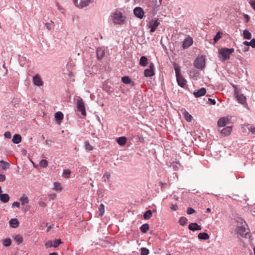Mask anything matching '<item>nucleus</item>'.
<instances>
[{
    "mask_svg": "<svg viewBox=\"0 0 255 255\" xmlns=\"http://www.w3.org/2000/svg\"><path fill=\"white\" fill-rule=\"evenodd\" d=\"M193 43V39L191 37H189L188 38H186L184 40L182 47L183 48H187L189 46H190Z\"/></svg>",
    "mask_w": 255,
    "mask_h": 255,
    "instance_id": "15",
    "label": "nucleus"
},
{
    "mask_svg": "<svg viewBox=\"0 0 255 255\" xmlns=\"http://www.w3.org/2000/svg\"><path fill=\"white\" fill-rule=\"evenodd\" d=\"M180 166V163L179 162V161H176L173 162L170 167L172 168L174 170H177L179 169V166Z\"/></svg>",
    "mask_w": 255,
    "mask_h": 255,
    "instance_id": "29",
    "label": "nucleus"
},
{
    "mask_svg": "<svg viewBox=\"0 0 255 255\" xmlns=\"http://www.w3.org/2000/svg\"><path fill=\"white\" fill-rule=\"evenodd\" d=\"M9 226L13 228H16L19 226V222L16 218L11 219L9 222Z\"/></svg>",
    "mask_w": 255,
    "mask_h": 255,
    "instance_id": "19",
    "label": "nucleus"
},
{
    "mask_svg": "<svg viewBox=\"0 0 255 255\" xmlns=\"http://www.w3.org/2000/svg\"><path fill=\"white\" fill-rule=\"evenodd\" d=\"M159 25V22L158 21V19H152L148 23V26L150 28V32H154L157 27Z\"/></svg>",
    "mask_w": 255,
    "mask_h": 255,
    "instance_id": "10",
    "label": "nucleus"
},
{
    "mask_svg": "<svg viewBox=\"0 0 255 255\" xmlns=\"http://www.w3.org/2000/svg\"><path fill=\"white\" fill-rule=\"evenodd\" d=\"M71 174V171L69 169H64L63 172V176L65 178H68Z\"/></svg>",
    "mask_w": 255,
    "mask_h": 255,
    "instance_id": "43",
    "label": "nucleus"
},
{
    "mask_svg": "<svg viewBox=\"0 0 255 255\" xmlns=\"http://www.w3.org/2000/svg\"><path fill=\"white\" fill-rule=\"evenodd\" d=\"M52 22H53L52 21H51V23L47 22L45 23V26L48 30H51V23Z\"/></svg>",
    "mask_w": 255,
    "mask_h": 255,
    "instance_id": "56",
    "label": "nucleus"
},
{
    "mask_svg": "<svg viewBox=\"0 0 255 255\" xmlns=\"http://www.w3.org/2000/svg\"><path fill=\"white\" fill-rule=\"evenodd\" d=\"M179 223L181 226H185L187 223V219L184 217H182L179 220Z\"/></svg>",
    "mask_w": 255,
    "mask_h": 255,
    "instance_id": "38",
    "label": "nucleus"
},
{
    "mask_svg": "<svg viewBox=\"0 0 255 255\" xmlns=\"http://www.w3.org/2000/svg\"><path fill=\"white\" fill-rule=\"evenodd\" d=\"M243 44L247 46H251L253 48H255V38L252 39L250 41H245Z\"/></svg>",
    "mask_w": 255,
    "mask_h": 255,
    "instance_id": "24",
    "label": "nucleus"
},
{
    "mask_svg": "<svg viewBox=\"0 0 255 255\" xmlns=\"http://www.w3.org/2000/svg\"><path fill=\"white\" fill-rule=\"evenodd\" d=\"M198 238L200 240H206L209 239L210 236L207 233L204 232L199 233Z\"/></svg>",
    "mask_w": 255,
    "mask_h": 255,
    "instance_id": "25",
    "label": "nucleus"
},
{
    "mask_svg": "<svg viewBox=\"0 0 255 255\" xmlns=\"http://www.w3.org/2000/svg\"><path fill=\"white\" fill-rule=\"evenodd\" d=\"M14 240L17 243L18 245H19L23 242V238L20 235H17L14 238Z\"/></svg>",
    "mask_w": 255,
    "mask_h": 255,
    "instance_id": "33",
    "label": "nucleus"
},
{
    "mask_svg": "<svg viewBox=\"0 0 255 255\" xmlns=\"http://www.w3.org/2000/svg\"><path fill=\"white\" fill-rule=\"evenodd\" d=\"M244 17L246 19V21L247 22H248L250 20V16L247 14H244Z\"/></svg>",
    "mask_w": 255,
    "mask_h": 255,
    "instance_id": "58",
    "label": "nucleus"
},
{
    "mask_svg": "<svg viewBox=\"0 0 255 255\" xmlns=\"http://www.w3.org/2000/svg\"><path fill=\"white\" fill-rule=\"evenodd\" d=\"M232 129V127H227L221 130V133L225 136L228 135L231 133Z\"/></svg>",
    "mask_w": 255,
    "mask_h": 255,
    "instance_id": "18",
    "label": "nucleus"
},
{
    "mask_svg": "<svg viewBox=\"0 0 255 255\" xmlns=\"http://www.w3.org/2000/svg\"><path fill=\"white\" fill-rule=\"evenodd\" d=\"M139 64L142 66H146L148 64V59L145 56H142L140 58Z\"/></svg>",
    "mask_w": 255,
    "mask_h": 255,
    "instance_id": "23",
    "label": "nucleus"
},
{
    "mask_svg": "<svg viewBox=\"0 0 255 255\" xmlns=\"http://www.w3.org/2000/svg\"><path fill=\"white\" fill-rule=\"evenodd\" d=\"M243 36L245 39H251L252 33L248 29H245L243 31Z\"/></svg>",
    "mask_w": 255,
    "mask_h": 255,
    "instance_id": "30",
    "label": "nucleus"
},
{
    "mask_svg": "<svg viewBox=\"0 0 255 255\" xmlns=\"http://www.w3.org/2000/svg\"><path fill=\"white\" fill-rule=\"evenodd\" d=\"M50 197L51 200H53L55 197V195H54V194L50 195Z\"/></svg>",
    "mask_w": 255,
    "mask_h": 255,
    "instance_id": "62",
    "label": "nucleus"
},
{
    "mask_svg": "<svg viewBox=\"0 0 255 255\" xmlns=\"http://www.w3.org/2000/svg\"><path fill=\"white\" fill-rule=\"evenodd\" d=\"M49 255H58V254L56 253H51L49 254Z\"/></svg>",
    "mask_w": 255,
    "mask_h": 255,
    "instance_id": "64",
    "label": "nucleus"
},
{
    "mask_svg": "<svg viewBox=\"0 0 255 255\" xmlns=\"http://www.w3.org/2000/svg\"><path fill=\"white\" fill-rule=\"evenodd\" d=\"M188 229L190 231H192L193 232H195L196 231L201 230L202 227H201V226L199 225L196 223H190L189 225Z\"/></svg>",
    "mask_w": 255,
    "mask_h": 255,
    "instance_id": "13",
    "label": "nucleus"
},
{
    "mask_svg": "<svg viewBox=\"0 0 255 255\" xmlns=\"http://www.w3.org/2000/svg\"><path fill=\"white\" fill-rule=\"evenodd\" d=\"M144 76L146 77H150L155 74L154 73V65L152 63H150L149 68L146 69L144 71Z\"/></svg>",
    "mask_w": 255,
    "mask_h": 255,
    "instance_id": "8",
    "label": "nucleus"
},
{
    "mask_svg": "<svg viewBox=\"0 0 255 255\" xmlns=\"http://www.w3.org/2000/svg\"><path fill=\"white\" fill-rule=\"evenodd\" d=\"M97 58L99 60L103 59L105 55V50L101 47H98L96 50Z\"/></svg>",
    "mask_w": 255,
    "mask_h": 255,
    "instance_id": "16",
    "label": "nucleus"
},
{
    "mask_svg": "<svg viewBox=\"0 0 255 255\" xmlns=\"http://www.w3.org/2000/svg\"><path fill=\"white\" fill-rule=\"evenodd\" d=\"M194 66L197 69L202 70L205 67V63L204 57H198L196 58L194 63Z\"/></svg>",
    "mask_w": 255,
    "mask_h": 255,
    "instance_id": "6",
    "label": "nucleus"
},
{
    "mask_svg": "<svg viewBox=\"0 0 255 255\" xmlns=\"http://www.w3.org/2000/svg\"><path fill=\"white\" fill-rule=\"evenodd\" d=\"M76 107L77 111L80 112L82 115L86 116V112L85 107L83 99L81 98H79L76 102Z\"/></svg>",
    "mask_w": 255,
    "mask_h": 255,
    "instance_id": "5",
    "label": "nucleus"
},
{
    "mask_svg": "<svg viewBox=\"0 0 255 255\" xmlns=\"http://www.w3.org/2000/svg\"><path fill=\"white\" fill-rule=\"evenodd\" d=\"M12 141L15 144H18L21 141V136L18 134L13 135Z\"/></svg>",
    "mask_w": 255,
    "mask_h": 255,
    "instance_id": "22",
    "label": "nucleus"
},
{
    "mask_svg": "<svg viewBox=\"0 0 255 255\" xmlns=\"http://www.w3.org/2000/svg\"><path fill=\"white\" fill-rule=\"evenodd\" d=\"M211 211V209L209 208L206 209V213H209Z\"/></svg>",
    "mask_w": 255,
    "mask_h": 255,
    "instance_id": "63",
    "label": "nucleus"
},
{
    "mask_svg": "<svg viewBox=\"0 0 255 255\" xmlns=\"http://www.w3.org/2000/svg\"><path fill=\"white\" fill-rule=\"evenodd\" d=\"M64 116L61 112H57L55 114V119L56 123L60 124L61 121L63 119Z\"/></svg>",
    "mask_w": 255,
    "mask_h": 255,
    "instance_id": "17",
    "label": "nucleus"
},
{
    "mask_svg": "<svg viewBox=\"0 0 255 255\" xmlns=\"http://www.w3.org/2000/svg\"><path fill=\"white\" fill-rule=\"evenodd\" d=\"M206 93V89L205 88H201L197 91H194L193 95L196 98H199L205 95Z\"/></svg>",
    "mask_w": 255,
    "mask_h": 255,
    "instance_id": "14",
    "label": "nucleus"
},
{
    "mask_svg": "<svg viewBox=\"0 0 255 255\" xmlns=\"http://www.w3.org/2000/svg\"><path fill=\"white\" fill-rule=\"evenodd\" d=\"M33 83L37 86H41L43 85V82L39 74H36L33 77Z\"/></svg>",
    "mask_w": 255,
    "mask_h": 255,
    "instance_id": "12",
    "label": "nucleus"
},
{
    "mask_svg": "<svg viewBox=\"0 0 255 255\" xmlns=\"http://www.w3.org/2000/svg\"><path fill=\"white\" fill-rule=\"evenodd\" d=\"M0 166L3 170H6L9 168L10 164L8 162L4 161L3 160H1L0 161Z\"/></svg>",
    "mask_w": 255,
    "mask_h": 255,
    "instance_id": "26",
    "label": "nucleus"
},
{
    "mask_svg": "<svg viewBox=\"0 0 255 255\" xmlns=\"http://www.w3.org/2000/svg\"><path fill=\"white\" fill-rule=\"evenodd\" d=\"M39 165L43 168H45L48 165V162L45 159H42L39 162Z\"/></svg>",
    "mask_w": 255,
    "mask_h": 255,
    "instance_id": "41",
    "label": "nucleus"
},
{
    "mask_svg": "<svg viewBox=\"0 0 255 255\" xmlns=\"http://www.w3.org/2000/svg\"><path fill=\"white\" fill-rule=\"evenodd\" d=\"M232 119L231 117H224L221 118L218 121V126L220 127H225L227 124L230 123Z\"/></svg>",
    "mask_w": 255,
    "mask_h": 255,
    "instance_id": "9",
    "label": "nucleus"
},
{
    "mask_svg": "<svg viewBox=\"0 0 255 255\" xmlns=\"http://www.w3.org/2000/svg\"><path fill=\"white\" fill-rule=\"evenodd\" d=\"M249 50V47H245L243 49V51L244 52H247Z\"/></svg>",
    "mask_w": 255,
    "mask_h": 255,
    "instance_id": "60",
    "label": "nucleus"
},
{
    "mask_svg": "<svg viewBox=\"0 0 255 255\" xmlns=\"http://www.w3.org/2000/svg\"><path fill=\"white\" fill-rule=\"evenodd\" d=\"M20 206V203L18 202H14L12 204L11 207H17L19 208Z\"/></svg>",
    "mask_w": 255,
    "mask_h": 255,
    "instance_id": "53",
    "label": "nucleus"
},
{
    "mask_svg": "<svg viewBox=\"0 0 255 255\" xmlns=\"http://www.w3.org/2000/svg\"><path fill=\"white\" fill-rule=\"evenodd\" d=\"M170 209L172 211H176L178 209V206L175 204H172L170 206Z\"/></svg>",
    "mask_w": 255,
    "mask_h": 255,
    "instance_id": "51",
    "label": "nucleus"
},
{
    "mask_svg": "<svg viewBox=\"0 0 255 255\" xmlns=\"http://www.w3.org/2000/svg\"><path fill=\"white\" fill-rule=\"evenodd\" d=\"M186 212L188 215H191L195 213L196 211L193 208L189 207L187 208Z\"/></svg>",
    "mask_w": 255,
    "mask_h": 255,
    "instance_id": "47",
    "label": "nucleus"
},
{
    "mask_svg": "<svg viewBox=\"0 0 255 255\" xmlns=\"http://www.w3.org/2000/svg\"><path fill=\"white\" fill-rule=\"evenodd\" d=\"M111 176V174L110 172H107L105 173L103 175V178L106 177L108 180H109Z\"/></svg>",
    "mask_w": 255,
    "mask_h": 255,
    "instance_id": "52",
    "label": "nucleus"
},
{
    "mask_svg": "<svg viewBox=\"0 0 255 255\" xmlns=\"http://www.w3.org/2000/svg\"><path fill=\"white\" fill-rule=\"evenodd\" d=\"M99 215L103 216L105 213V206L103 204H101L99 207Z\"/></svg>",
    "mask_w": 255,
    "mask_h": 255,
    "instance_id": "36",
    "label": "nucleus"
},
{
    "mask_svg": "<svg viewBox=\"0 0 255 255\" xmlns=\"http://www.w3.org/2000/svg\"><path fill=\"white\" fill-rule=\"evenodd\" d=\"M45 246L46 248H51V247H53L52 242L48 241V242H46L45 244Z\"/></svg>",
    "mask_w": 255,
    "mask_h": 255,
    "instance_id": "49",
    "label": "nucleus"
},
{
    "mask_svg": "<svg viewBox=\"0 0 255 255\" xmlns=\"http://www.w3.org/2000/svg\"><path fill=\"white\" fill-rule=\"evenodd\" d=\"M39 205L41 207H45L46 206V204L45 202H42V201L39 202Z\"/></svg>",
    "mask_w": 255,
    "mask_h": 255,
    "instance_id": "57",
    "label": "nucleus"
},
{
    "mask_svg": "<svg viewBox=\"0 0 255 255\" xmlns=\"http://www.w3.org/2000/svg\"><path fill=\"white\" fill-rule=\"evenodd\" d=\"M141 255H148L149 254V250L145 248H141L140 249Z\"/></svg>",
    "mask_w": 255,
    "mask_h": 255,
    "instance_id": "42",
    "label": "nucleus"
},
{
    "mask_svg": "<svg viewBox=\"0 0 255 255\" xmlns=\"http://www.w3.org/2000/svg\"><path fill=\"white\" fill-rule=\"evenodd\" d=\"M250 232L248 225L244 221V224L238 228V233L243 237H247Z\"/></svg>",
    "mask_w": 255,
    "mask_h": 255,
    "instance_id": "4",
    "label": "nucleus"
},
{
    "mask_svg": "<svg viewBox=\"0 0 255 255\" xmlns=\"http://www.w3.org/2000/svg\"><path fill=\"white\" fill-rule=\"evenodd\" d=\"M19 201H20L22 205H25L27 204L29 202L28 198L25 194H23L20 198Z\"/></svg>",
    "mask_w": 255,
    "mask_h": 255,
    "instance_id": "28",
    "label": "nucleus"
},
{
    "mask_svg": "<svg viewBox=\"0 0 255 255\" xmlns=\"http://www.w3.org/2000/svg\"><path fill=\"white\" fill-rule=\"evenodd\" d=\"M250 3L252 7L255 10V0H251L250 2Z\"/></svg>",
    "mask_w": 255,
    "mask_h": 255,
    "instance_id": "54",
    "label": "nucleus"
},
{
    "mask_svg": "<svg viewBox=\"0 0 255 255\" xmlns=\"http://www.w3.org/2000/svg\"><path fill=\"white\" fill-rule=\"evenodd\" d=\"M234 52V49L233 48H222L220 49L218 51V57L221 61L224 62L230 58L231 54Z\"/></svg>",
    "mask_w": 255,
    "mask_h": 255,
    "instance_id": "2",
    "label": "nucleus"
},
{
    "mask_svg": "<svg viewBox=\"0 0 255 255\" xmlns=\"http://www.w3.org/2000/svg\"><path fill=\"white\" fill-rule=\"evenodd\" d=\"M2 245L5 247H9L11 244V240L10 238H6L2 241Z\"/></svg>",
    "mask_w": 255,
    "mask_h": 255,
    "instance_id": "31",
    "label": "nucleus"
},
{
    "mask_svg": "<svg viewBox=\"0 0 255 255\" xmlns=\"http://www.w3.org/2000/svg\"><path fill=\"white\" fill-rule=\"evenodd\" d=\"M152 212L150 210H148L144 214V218L145 220H148L152 217Z\"/></svg>",
    "mask_w": 255,
    "mask_h": 255,
    "instance_id": "35",
    "label": "nucleus"
},
{
    "mask_svg": "<svg viewBox=\"0 0 255 255\" xmlns=\"http://www.w3.org/2000/svg\"><path fill=\"white\" fill-rule=\"evenodd\" d=\"M5 176L4 174H0V182H3L5 180Z\"/></svg>",
    "mask_w": 255,
    "mask_h": 255,
    "instance_id": "55",
    "label": "nucleus"
},
{
    "mask_svg": "<svg viewBox=\"0 0 255 255\" xmlns=\"http://www.w3.org/2000/svg\"><path fill=\"white\" fill-rule=\"evenodd\" d=\"M183 115L187 122H190L192 120V116L187 111H185L183 112Z\"/></svg>",
    "mask_w": 255,
    "mask_h": 255,
    "instance_id": "27",
    "label": "nucleus"
},
{
    "mask_svg": "<svg viewBox=\"0 0 255 255\" xmlns=\"http://www.w3.org/2000/svg\"><path fill=\"white\" fill-rule=\"evenodd\" d=\"M140 231L143 233H146L149 230V225L148 224H143L140 228Z\"/></svg>",
    "mask_w": 255,
    "mask_h": 255,
    "instance_id": "34",
    "label": "nucleus"
},
{
    "mask_svg": "<svg viewBox=\"0 0 255 255\" xmlns=\"http://www.w3.org/2000/svg\"><path fill=\"white\" fill-rule=\"evenodd\" d=\"M222 33L221 31H218L216 35L214 37V41L215 43L218 42V41L221 38Z\"/></svg>",
    "mask_w": 255,
    "mask_h": 255,
    "instance_id": "39",
    "label": "nucleus"
},
{
    "mask_svg": "<svg viewBox=\"0 0 255 255\" xmlns=\"http://www.w3.org/2000/svg\"><path fill=\"white\" fill-rule=\"evenodd\" d=\"M248 130L251 131L253 134H255V127L252 125H249L248 127Z\"/></svg>",
    "mask_w": 255,
    "mask_h": 255,
    "instance_id": "45",
    "label": "nucleus"
},
{
    "mask_svg": "<svg viewBox=\"0 0 255 255\" xmlns=\"http://www.w3.org/2000/svg\"><path fill=\"white\" fill-rule=\"evenodd\" d=\"M208 101L209 102V104L210 105H215L216 104V100L215 99H212L211 98H208Z\"/></svg>",
    "mask_w": 255,
    "mask_h": 255,
    "instance_id": "50",
    "label": "nucleus"
},
{
    "mask_svg": "<svg viewBox=\"0 0 255 255\" xmlns=\"http://www.w3.org/2000/svg\"><path fill=\"white\" fill-rule=\"evenodd\" d=\"M122 81L124 83L126 84H130L131 82H132L131 79L128 76L123 77L122 78Z\"/></svg>",
    "mask_w": 255,
    "mask_h": 255,
    "instance_id": "37",
    "label": "nucleus"
},
{
    "mask_svg": "<svg viewBox=\"0 0 255 255\" xmlns=\"http://www.w3.org/2000/svg\"><path fill=\"white\" fill-rule=\"evenodd\" d=\"M93 0H81L80 6L83 7L87 6L90 3L92 2Z\"/></svg>",
    "mask_w": 255,
    "mask_h": 255,
    "instance_id": "32",
    "label": "nucleus"
},
{
    "mask_svg": "<svg viewBox=\"0 0 255 255\" xmlns=\"http://www.w3.org/2000/svg\"><path fill=\"white\" fill-rule=\"evenodd\" d=\"M234 96L238 103L242 105L246 104V97L236 89H235Z\"/></svg>",
    "mask_w": 255,
    "mask_h": 255,
    "instance_id": "7",
    "label": "nucleus"
},
{
    "mask_svg": "<svg viewBox=\"0 0 255 255\" xmlns=\"http://www.w3.org/2000/svg\"><path fill=\"white\" fill-rule=\"evenodd\" d=\"M174 66L178 85L182 88H184L186 85L187 81L181 74L180 67L176 63L174 64Z\"/></svg>",
    "mask_w": 255,
    "mask_h": 255,
    "instance_id": "1",
    "label": "nucleus"
},
{
    "mask_svg": "<svg viewBox=\"0 0 255 255\" xmlns=\"http://www.w3.org/2000/svg\"><path fill=\"white\" fill-rule=\"evenodd\" d=\"M4 137L6 138L10 139L11 137V133L9 131H6L4 134Z\"/></svg>",
    "mask_w": 255,
    "mask_h": 255,
    "instance_id": "48",
    "label": "nucleus"
},
{
    "mask_svg": "<svg viewBox=\"0 0 255 255\" xmlns=\"http://www.w3.org/2000/svg\"><path fill=\"white\" fill-rule=\"evenodd\" d=\"M113 22L117 24H123L125 21V17L120 11H116L113 14Z\"/></svg>",
    "mask_w": 255,
    "mask_h": 255,
    "instance_id": "3",
    "label": "nucleus"
},
{
    "mask_svg": "<svg viewBox=\"0 0 255 255\" xmlns=\"http://www.w3.org/2000/svg\"><path fill=\"white\" fill-rule=\"evenodd\" d=\"M54 189L56 190H61L62 187L60 183L55 182L54 184Z\"/></svg>",
    "mask_w": 255,
    "mask_h": 255,
    "instance_id": "44",
    "label": "nucleus"
},
{
    "mask_svg": "<svg viewBox=\"0 0 255 255\" xmlns=\"http://www.w3.org/2000/svg\"><path fill=\"white\" fill-rule=\"evenodd\" d=\"M25 59V58L24 57H23V56H19V60L20 63H21L22 62L24 61Z\"/></svg>",
    "mask_w": 255,
    "mask_h": 255,
    "instance_id": "59",
    "label": "nucleus"
},
{
    "mask_svg": "<svg viewBox=\"0 0 255 255\" xmlns=\"http://www.w3.org/2000/svg\"><path fill=\"white\" fill-rule=\"evenodd\" d=\"M85 147L87 150H92L93 149V146L90 144L89 142H85Z\"/></svg>",
    "mask_w": 255,
    "mask_h": 255,
    "instance_id": "46",
    "label": "nucleus"
},
{
    "mask_svg": "<svg viewBox=\"0 0 255 255\" xmlns=\"http://www.w3.org/2000/svg\"><path fill=\"white\" fill-rule=\"evenodd\" d=\"M61 241L60 239H55L52 242L53 247L57 248L60 244H61Z\"/></svg>",
    "mask_w": 255,
    "mask_h": 255,
    "instance_id": "40",
    "label": "nucleus"
},
{
    "mask_svg": "<svg viewBox=\"0 0 255 255\" xmlns=\"http://www.w3.org/2000/svg\"><path fill=\"white\" fill-rule=\"evenodd\" d=\"M127 137L125 136H121L117 138V142L121 146H124L127 142Z\"/></svg>",
    "mask_w": 255,
    "mask_h": 255,
    "instance_id": "21",
    "label": "nucleus"
},
{
    "mask_svg": "<svg viewBox=\"0 0 255 255\" xmlns=\"http://www.w3.org/2000/svg\"><path fill=\"white\" fill-rule=\"evenodd\" d=\"M10 197L7 194H1L0 195V200L3 203H7L9 201Z\"/></svg>",
    "mask_w": 255,
    "mask_h": 255,
    "instance_id": "20",
    "label": "nucleus"
},
{
    "mask_svg": "<svg viewBox=\"0 0 255 255\" xmlns=\"http://www.w3.org/2000/svg\"><path fill=\"white\" fill-rule=\"evenodd\" d=\"M74 4L77 6H78V0H73Z\"/></svg>",
    "mask_w": 255,
    "mask_h": 255,
    "instance_id": "61",
    "label": "nucleus"
},
{
    "mask_svg": "<svg viewBox=\"0 0 255 255\" xmlns=\"http://www.w3.org/2000/svg\"><path fill=\"white\" fill-rule=\"evenodd\" d=\"M133 13L135 16L139 19H142L144 14L143 9L140 7H136L133 10Z\"/></svg>",
    "mask_w": 255,
    "mask_h": 255,
    "instance_id": "11",
    "label": "nucleus"
}]
</instances>
